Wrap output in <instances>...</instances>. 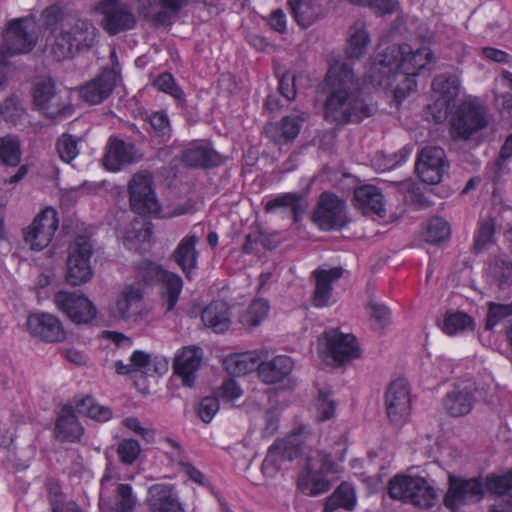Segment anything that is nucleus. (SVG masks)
<instances>
[{"label": "nucleus", "instance_id": "32", "mask_svg": "<svg viewBox=\"0 0 512 512\" xmlns=\"http://www.w3.org/2000/svg\"><path fill=\"white\" fill-rule=\"evenodd\" d=\"M75 408L65 405L55 426L56 438L61 442H79L83 435V427L75 416Z\"/></svg>", "mask_w": 512, "mask_h": 512}, {"label": "nucleus", "instance_id": "25", "mask_svg": "<svg viewBox=\"0 0 512 512\" xmlns=\"http://www.w3.org/2000/svg\"><path fill=\"white\" fill-rule=\"evenodd\" d=\"M267 356L266 349L235 352L225 356L222 364L230 375L245 376L253 371L258 373L260 361L266 359Z\"/></svg>", "mask_w": 512, "mask_h": 512}, {"label": "nucleus", "instance_id": "30", "mask_svg": "<svg viewBox=\"0 0 512 512\" xmlns=\"http://www.w3.org/2000/svg\"><path fill=\"white\" fill-rule=\"evenodd\" d=\"M59 225L57 212L52 207H46L34 218V250L47 247Z\"/></svg>", "mask_w": 512, "mask_h": 512}, {"label": "nucleus", "instance_id": "62", "mask_svg": "<svg viewBox=\"0 0 512 512\" xmlns=\"http://www.w3.org/2000/svg\"><path fill=\"white\" fill-rule=\"evenodd\" d=\"M509 315H512V305L491 303L489 306L486 328L488 330L493 329L502 317Z\"/></svg>", "mask_w": 512, "mask_h": 512}, {"label": "nucleus", "instance_id": "37", "mask_svg": "<svg viewBox=\"0 0 512 512\" xmlns=\"http://www.w3.org/2000/svg\"><path fill=\"white\" fill-rule=\"evenodd\" d=\"M288 5L295 20L302 27L310 26L321 13L316 0H288Z\"/></svg>", "mask_w": 512, "mask_h": 512}, {"label": "nucleus", "instance_id": "45", "mask_svg": "<svg viewBox=\"0 0 512 512\" xmlns=\"http://www.w3.org/2000/svg\"><path fill=\"white\" fill-rule=\"evenodd\" d=\"M488 274L501 289L512 287V262L496 260L490 264Z\"/></svg>", "mask_w": 512, "mask_h": 512}, {"label": "nucleus", "instance_id": "41", "mask_svg": "<svg viewBox=\"0 0 512 512\" xmlns=\"http://www.w3.org/2000/svg\"><path fill=\"white\" fill-rule=\"evenodd\" d=\"M182 161L189 166H209L213 163V152L206 143L196 141L184 150Z\"/></svg>", "mask_w": 512, "mask_h": 512}, {"label": "nucleus", "instance_id": "53", "mask_svg": "<svg viewBox=\"0 0 512 512\" xmlns=\"http://www.w3.org/2000/svg\"><path fill=\"white\" fill-rule=\"evenodd\" d=\"M154 86L158 90L171 95L181 103L185 100L184 92L176 85L173 76L169 73H163L159 75L158 78L154 81Z\"/></svg>", "mask_w": 512, "mask_h": 512}, {"label": "nucleus", "instance_id": "11", "mask_svg": "<svg viewBox=\"0 0 512 512\" xmlns=\"http://www.w3.org/2000/svg\"><path fill=\"white\" fill-rule=\"evenodd\" d=\"M93 254L92 244L86 236L77 237L69 246L66 281L72 286H80L93 277L90 258Z\"/></svg>", "mask_w": 512, "mask_h": 512}, {"label": "nucleus", "instance_id": "33", "mask_svg": "<svg viewBox=\"0 0 512 512\" xmlns=\"http://www.w3.org/2000/svg\"><path fill=\"white\" fill-rule=\"evenodd\" d=\"M132 370L147 377L161 376L168 371L165 357L136 350L130 357Z\"/></svg>", "mask_w": 512, "mask_h": 512}, {"label": "nucleus", "instance_id": "52", "mask_svg": "<svg viewBox=\"0 0 512 512\" xmlns=\"http://www.w3.org/2000/svg\"><path fill=\"white\" fill-rule=\"evenodd\" d=\"M49 496L52 512H84L74 501L64 502L57 485L49 488Z\"/></svg>", "mask_w": 512, "mask_h": 512}, {"label": "nucleus", "instance_id": "26", "mask_svg": "<svg viewBox=\"0 0 512 512\" xmlns=\"http://www.w3.org/2000/svg\"><path fill=\"white\" fill-rule=\"evenodd\" d=\"M147 503L151 512H185L178 492L171 484H155L148 489Z\"/></svg>", "mask_w": 512, "mask_h": 512}, {"label": "nucleus", "instance_id": "19", "mask_svg": "<svg viewBox=\"0 0 512 512\" xmlns=\"http://www.w3.org/2000/svg\"><path fill=\"white\" fill-rule=\"evenodd\" d=\"M34 109L38 108L50 118L56 119L71 113V107L60 101L55 86L49 77L37 78L34 81Z\"/></svg>", "mask_w": 512, "mask_h": 512}, {"label": "nucleus", "instance_id": "18", "mask_svg": "<svg viewBox=\"0 0 512 512\" xmlns=\"http://www.w3.org/2000/svg\"><path fill=\"white\" fill-rule=\"evenodd\" d=\"M445 152L436 146L425 147L418 155L416 172L423 183L436 185L446 171Z\"/></svg>", "mask_w": 512, "mask_h": 512}, {"label": "nucleus", "instance_id": "7", "mask_svg": "<svg viewBox=\"0 0 512 512\" xmlns=\"http://www.w3.org/2000/svg\"><path fill=\"white\" fill-rule=\"evenodd\" d=\"M121 477L113 466H107L101 479L99 506L103 511L132 512L137 498L132 487L120 483Z\"/></svg>", "mask_w": 512, "mask_h": 512}, {"label": "nucleus", "instance_id": "15", "mask_svg": "<svg viewBox=\"0 0 512 512\" xmlns=\"http://www.w3.org/2000/svg\"><path fill=\"white\" fill-rule=\"evenodd\" d=\"M95 11L101 16V26L110 35L131 29L136 24V19L129 8L117 0H104L98 4Z\"/></svg>", "mask_w": 512, "mask_h": 512}, {"label": "nucleus", "instance_id": "31", "mask_svg": "<svg viewBox=\"0 0 512 512\" xmlns=\"http://www.w3.org/2000/svg\"><path fill=\"white\" fill-rule=\"evenodd\" d=\"M136 158L135 147L118 138H110L106 154L103 159L104 167L111 172L120 171L124 166L132 163Z\"/></svg>", "mask_w": 512, "mask_h": 512}, {"label": "nucleus", "instance_id": "34", "mask_svg": "<svg viewBox=\"0 0 512 512\" xmlns=\"http://www.w3.org/2000/svg\"><path fill=\"white\" fill-rule=\"evenodd\" d=\"M204 325L215 333H224L231 324L230 310L226 302L214 301L202 312Z\"/></svg>", "mask_w": 512, "mask_h": 512}, {"label": "nucleus", "instance_id": "12", "mask_svg": "<svg viewBox=\"0 0 512 512\" xmlns=\"http://www.w3.org/2000/svg\"><path fill=\"white\" fill-rule=\"evenodd\" d=\"M486 112L479 99L469 97L462 103L451 122V133L455 138L468 139L487 125Z\"/></svg>", "mask_w": 512, "mask_h": 512}, {"label": "nucleus", "instance_id": "22", "mask_svg": "<svg viewBox=\"0 0 512 512\" xmlns=\"http://www.w3.org/2000/svg\"><path fill=\"white\" fill-rule=\"evenodd\" d=\"M202 350L197 346H186L176 351L173 360L174 373L181 379L182 385L192 387L202 363Z\"/></svg>", "mask_w": 512, "mask_h": 512}, {"label": "nucleus", "instance_id": "63", "mask_svg": "<svg viewBox=\"0 0 512 512\" xmlns=\"http://www.w3.org/2000/svg\"><path fill=\"white\" fill-rule=\"evenodd\" d=\"M123 425L131 432L141 436L146 441H151L154 437V432L144 427L139 419L135 417H127L123 420Z\"/></svg>", "mask_w": 512, "mask_h": 512}, {"label": "nucleus", "instance_id": "9", "mask_svg": "<svg viewBox=\"0 0 512 512\" xmlns=\"http://www.w3.org/2000/svg\"><path fill=\"white\" fill-rule=\"evenodd\" d=\"M317 352L320 358L331 364H344L360 355L356 338L337 329L325 331L318 337Z\"/></svg>", "mask_w": 512, "mask_h": 512}, {"label": "nucleus", "instance_id": "20", "mask_svg": "<svg viewBox=\"0 0 512 512\" xmlns=\"http://www.w3.org/2000/svg\"><path fill=\"white\" fill-rule=\"evenodd\" d=\"M54 301L58 309L75 323H88L96 316L95 306L83 294L59 291Z\"/></svg>", "mask_w": 512, "mask_h": 512}, {"label": "nucleus", "instance_id": "55", "mask_svg": "<svg viewBox=\"0 0 512 512\" xmlns=\"http://www.w3.org/2000/svg\"><path fill=\"white\" fill-rule=\"evenodd\" d=\"M352 3L368 6L378 15L391 14L398 10V0H350Z\"/></svg>", "mask_w": 512, "mask_h": 512}, {"label": "nucleus", "instance_id": "36", "mask_svg": "<svg viewBox=\"0 0 512 512\" xmlns=\"http://www.w3.org/2000/svg\"><path fill=\"white\" fill-rule=\"evenodd\" d=\"M36 334L47 342H60L65 339V331L58 318L51 314L37 317Z\"/></svg>", "mask_w": 512, "mask_h": 512}, {"label": "nucleus", "instance_id": "48", "mask_svg": "<svg viewBox=\"0 0 512 512\" xmlns=\"http://www.w3.org/2000/svg\"><path fill=\"white\" fill-rule=\"evenodd\" d=\"M451 230L447 221L442 218H433L425 230V240L430 243H440L450 237Z\"/></svg>", "mask_w": 512, "mask_h": 512}, {"label": "nucleus", "instance_id": "47", "mask_svg": "<svg viewBox=\"0 0 512 512\" xmlns=\"http://www.w3.org/2000/svg\"><path fill=\"white\" fill-rule=\"evenodd\" d=\"M411 152V148L404 147L399 151L398 154L393 156H386L383 153H379L374 157L373 165L380 172L392 170L401 163L405 162L409 158Z\"/></svg>", "mask_w": 512, "mask_h": 512}, {"label": "nucleus", "instance_id": "43", "mask_svg": "<svg viewBox=\"0 0 512 512\" xmlns=\"http://www.w3.org/2000/svg\"><path fill=\"white\" fill-rule=\"evenodd\" d=\"M474 329L473 319L464 312L450 311L445 314L442 330L448 335H457Z\"/></svg>", "mask_w": 512, "mask_h": 512}, {"label": "nucleus", "instance_id": "2", "mask_svg": "<svg viewBox=\"0 0 512 512\" xmlns=\"http://www.w3.org/2000/svg\"><path fill=\"white\" fill-rule=\"evenodd\" d=\"M135 280V283L124 284L107 305L106 312L112 322L138 325L146 320L150 309L143 302L145 287L159 284L161 300L167 310L175 307L183 288L179 275L148 260L135 266Z\"/></svg>", "mask_w": 512, "mask_h": 512}, {"label": "nucleus", "instance_id": "46", "mask_svg": "<svg viewBox=\"0 0 512 512\" xmlns=\"http://www.w3.org/2000/svg\"><path fill=\"white\" fill-rule=\"evenodd\" d=\"M21 159L20 142L17 138H0V161L8 166H16Z\"/></svg>", "mask_w": 512, "mask_h": 512}, {"label": "nucleus", "instance_id": "10", "mask_svg": "<svg viewBox=\"0 0 512 512\" xmlns=\"http://www.w3.org/2000/svg\"><path fill=\"white\" fill-rule=\"evenodd\" d=\"M32 45V18L10 20L2 33L0 64L6 65L10 57L29 53Z\"/></svg>", "mask_w": 512, "mask_h": 512}, {"label": "nucleus", "instance_id": "58", "mask_svg": "<svg viewBox=\"0 0 512 512\" xmlns=\"http://www.w3.org/2000/svg\"><path fill=\"white\" fill-rule=\"evenodd\" d=\"M219 398L216 396L204 397L198 407V414L205 423H210L219 411Z\"/></svg>", "mask_w": 512, "mask_h": 512}, {"label": "nucleus", "instance_id": "17", "mask_svg": "<svg viewBox=\"0 0 512 512\" xmlns=\"http://www.w3.org/2000/svg\"><path fill=\"white\" fill-rule=\"evenodd\" d=\"M435 102L430 106L431 113L437 122L446 119L454 99L458 96L460 82L456 76L440 75L432 84Z\"/></svg>", "mask_w": 512, "mask_h": 512}, {"label": "nucleus", "instance_id": "21", "mask_svg": "<svg viewBox=\"0 0 512 512\" xmlns=\"http://www.w3.org/2000/svg\"><path fill=\"white\" fill-rule=\"evenodd\" d=\"M476 391V384L471 379L457 382L444 399V409L453 417L467 415L473 409Z\"/></svg>", "mask_w": 512, "mask_h": 512}, {"label": "nucleus", "instance_id": "59", "mask_svg": "<svg viewBox=\"0 0 512 512\" xmlns=\"http://www.w3.org/2000/svg\"><path fill=\"white\" fill-rule=\"evenodd\" d=\"M305 120V114H297L295 117H285L280 125L281 136L285 140L297 137L300 131V122Z\"/></svg>", "mask_w": 512, "mask_h": 512}, {"label": "nucleus", "instance_id": "51", "mask_svg": "<svg viewBox=\"0 0 512 512\" xmlns=\"http://www.w3.org/2000/svg\"><path fill=\"white\" fill-rule=\"evenodd\" d=\"M141 453V447L138 441L134 439H124L117 447V454L120 461L124 464H133Z\"/></svg>", "mask_w": 512, "mask_h": 512}, {"label": "nucleus", "instance_id": "64", "mask_svg": "<svg viewBox=\"0 0 512 512\" xmlns=\"http://www.w3.org/2000/svg\"><path fill=\"white\" fill-rule=\"evenodd\" d=\"M453 372V363L447 358H437L434 363V376L440 380L446 379Z\"/></svg>", "mask_w": 512, "mask_h": 512}, {"label": "nucleus", "instance_id": "61", "mask_svg": "<svg viewBox=\"0 0 512 512\" xmlns=\"http://www.w3.org/2000/svg\"><path fill=\"white\" fill-rule=\"evenodd\" d=\"M279 207H291L295 211V220L298 219L296 209L299 207V197L296 194H284L275 197L267 202L268 211H273Z\"/></svg>", "mask_w": 512, "mask_h": 512}, {"label": "nucleus", "instance_id": "8", "mask_svg": "<svg viewBox=\"0 0 512 512\" xmlns=\"http://www.w3.org/2000/svg\"><path fill=\"white\" fill-rule=\"evenodd\" d=\"M130 205L139 215L155 217H173L185 214L186 207H177L173 211H162L161 205L152 189V177L147 173H137L129 184Z\"/></svg>", "mask_w": 512, "mask_h": 512}, {"label": "nucleus", "instance_id": "1", "mask_svg": "<svg viewBox=\"0 0 512 512\" xmlns=\"http://www.w3.org/2000/svg\"><path fill=\"white\" fill-rule=\"evenodd\" d=\"M381 42L369 66L368 81L354 79L350 66L339 59H330L324 90L327 98L324 117L336 124L359 122L373 113V106L364 96L375 91H391L397 104L416 89L415 77L433 61L429 48L412 49L409 44L384 47Z\"/></svg>", "mask_w": 512, "mask_h": 512}, {"label": "nucleus", "instance_id": "42", "mask_svg": "<svg viewBox=\"0 0 512 512\" xmlns=\"http://www.w3.org/2000/svg\"><path fill=\"white\" fill-rule=\"evenodd\" d=\"M75 410L80 415H85L96 421L105 422L111 419V410L100 405L90 396L75 400Z\"/></svg>", "mask_w": 512, "mask_h": 512}, {"label": "nucleus", "instance_id": "23", "mask_svg": "<svg viewBox=\"0 0 512 512\" xmlns=\"http://www.w3.org/2000/svg\"><path fill=\"white\" fill-rule=\"evenodd\" d=\"M118 237L127 249L139 253L147 252L152 246L151 224L144 219H135L118 228Z\"/></svg>", "mask_w": 512, "mask_h": 512}, {"label": "nucleus", "instance_id": "60", "mask_svg": "<svg viewBox=\"0 0 512 512\" xmlns=\"http://www.w3.org/2000/svg\"><path fill=\"white\" fill-rule=\"evenodd\" d=\"M499 87L510 88L512 89V73L509 71H504L500 78L496 80V101L498 104H502L504 109L510 110L512 109V95L505 94L500 95L498 93Z\"/></svg>", "mask_w": 512, "mask_h": 512}, {"label": "nucleus", "instance_id": "38", "mask_svg": "<svg viewBox=\"0 0 512 512\" xmlns=\"http://www.w3.org/2000/svg\"><path fill=\"white\" fill-rule=\"evenodd\" d=\"M370 37L363 24L350 28L346 43V54L350 59L360 58L367 50Z\"/></svg>", "mask_w": 512, "mask_h": 512}, {"label": "nucleus", "instance_id": "3", "mask_svg": "<svg viewBox=\"0 0 512 512\" xmlns=\"http://www.w3.org/2000/svg\"><path fill=\"white\" fill-rule=\"evenodd\" d=\"M346 450L344 437L335 442L331 451L311 449L307 454L306 466L297 480L298 489L308 496L326 493L331 487L327 476L342 473Z\"/></svg>", "mask_w": 512, "mask_h": 512}, {"label": "nucleus", "instance_id": "50", "mask_svg": "<svg viewBox=\"0 0 512 512\" xmlns=\"http://www.w3.org/2000/svg\"><path fill=\"white\" fill-rule=\"evenodd\" d=\"M217 397L223 402L234 404L243 396V389L233 379H226L216 391Z\"/></svg>", "mask_w": 512, "mask_h": 512}, {"label": "nucleus", "instance_id": "6", "mask_svg": "<svg viewBox=\"0 0 512 512\" xmlns=\"http://www.w3.org/2000/svg\"><path fill=\"white\" fill-rule=\"evenodd\" d=\"M314 441L316 437L305 426L285 438L277 439L263 461V474L266 477H274L285 461H290L298 455L302 445H311Z\"/></svg>", "mask_w": 512, "mask_h": 512}, {"label": "nucleus", "instance_id": "24", "mask_svg": "<svg viewBox=\"0 0 512 512\" xmlns=\"http://www.w3.org/2000/svg\"><path fill=\"white\" fill-rule=\"evenodd\" d=\"M294 361L287 355H277L271 359H262L259 363L258 377L265 384L290 382Z\"/></svg>", "mask_w": 512, "mask_h": 512}, {"label": "nucleus", "instance_id": "56", "mask_svg": "<svg viewBox=\"0 0 512 512\" xmlns=\"http://www.w3.org/2000/svg\"><path fill=\"white\" fill-rule=\"evenodd\" d=\"M57 150L64 162L72 161L79 153L77 141L70 135H63L57 143Z\"/></svg>", "mask_w": 512, "mask_h": 512}, {"label": "nucleus", "instance_id": "54", "mask_svg": "<svg viewBox=\"0 0 512 512\" xmlns=\"http://www.w3.org/2000/svg\"><path fill=\"white\" fill-rule=\"evenodd\" d=\"M494 222H480L479 228L475 234L474 249L477 252L484 251L489 248L493 242Z\"/></svg>", "mask_w": 512, "mask_h": 512}, {"label": "nucleus", "instance_id": "13", "mask_svg": "<svg viewBox=\"0 0 512 512\" xmlns=\"http://www.w3.org/2000/svg\"><path fill=\"white\" fill-rule=\"evenodd\" d=\"M95 37L96 28L87 21L78 20L73 27V33L65 30L56 36L51 50L56 58H67L76 51L90 47Z\"/></svg>", "mask_w": 512, "mask_h": 512}, {"label": "nucleus", "instance_id": "40", "mask_svg": "<svg viewBox=\"0 0 512 512\" xmlns=\"http://www.w3.org/2000/svg\"><path fill=\"white\" fill-rule=\"evenodd\" d=\"M309 412L317 422H325L336 414V402L328 391H320L313 400Z\"/></svg>", "mask_w": 512, "mask_h": 512}, {"label": "nucleus", "instance_id": "28", "mask_svg": "<svg viewBox=\"0 0 512 512\" xmlns=\"http://www.w3.org/2000/svg\"><path fill=\"white\" fill-rule=\"evenodd\" d=\"M342 275L341 268L319 269L314 271L316 281L313 304L318 308L332 305L335 302L333 296V284Z\"/></svg>", "mask_w": 512, "mask_h": 512}, {"label": "nucleus", "instance_id": "14", "mask_svg": "<svg viewBox=\"0 0 512 512\" xmlns=\"http://www.w3.org/2000/svg\"><path fill=\"white\" fill-rule=\"evenodd\" d=\"M314 223L325 231L339 230L349 223L347 207L344 201L334 194H321L313 213Z\"/></svg>", "mask_w": 512, "mask_h": 512}, {"label": "nucleus", "instance_id": "4", "mask_svg": "<svg viewBox=\"0 0 512 512\" xmlns=\"http://www.w3.org/2000/svg\"><path fill=\"white\" fill-rule=\"evenodd\" d=\"M505 496L512 507V470L506 474H491L484 480L480 478L465 479L449 474V489L445 495V505L457 511L466 504L479 502L485 492Z\"/></svg>", "mask_w": 512, "mask_h": 512}, {"label": "nucleus", "instance_id": "35", "mask_svg": "<svg viewBox=\"0 0 512 512\" xmlns=\"http://www.w3.org/2000/svg\"><path fill=\"white\" fill-rule=\"evenodd\" d=\"M198 238L194 235L187 236L179 243L174 252L175 261L186 273L188 278L191 277L192 272L196 269L198 253L195 249Z\"/></svg>", "mask_w": 512, "mask_h": 512}, {"label": "nucleus", "instance_id": "57", "mask_svg": "<svg viewBox=\"0 0 512 512\" xmlns=\"http://www.w3.org/2000/svg\"><path fill=\"white\" fill-rule=\"evenodd\" d=\"M151 127L155 134L163 139L171 137V126L168 116L164 112L152 113L149 118Z\"/></svg>", "mask_w": 512, "mask_h": 512}, {"label": "nucleus", "instance_id": "29", "mask_svg": "<svg viewBox=\"0 0 512 512\" xmlns=\"http://www.w3.org/2000/svg\"><path fill=\"white\" fill-rule=\"evenodd\" d=\"M354 205L365 215L385 217L386 209L382 192L373 185H363L354 191Z\"/></svg>", "mask_w": 512, "mask_h": 512}, {"label": "nucleus", "instance_id": "44", "mask_svg": "<svg viewBox=\"0 0 512 512\" xmlns=\"http://www.w3.org/2000/svg\"><path fill=\"white\" fill-rule=\"evenodd\" d=\"M270 305L265 299L254 300L241 316V323L247 327L260 325L268 316Z\"/></svg>", "mask_w": 512, "mask_h": 512}, {"label": "nucleus", "instance_id": "5", "mask_svg": "<svg viewBox=\"0 0 512 512\" xmlns=\"http://www.w3.org/2000/svg\"><path fill=\"white\" fill-rule=\"evenodd\" d=\"M389 494L393 499L425 509L433 507L438 498L436 489L426 478L403 474L390 480Z\"/></svg>", "mask_w": 512, "mask_h": 512}, {"label": "nucleus", "instance_id": "39", "mask_svg": "<svg viewBox=\"0 0 512 512\" xmlns=\"http://www.w3.org/2000/svg\"><path fill=\"white\" fill-rule=\"evenodd\" d=\"M356 503L355 488L351 484L343 482L329 497L323 512H332L337 507L352 510Z\"/></svg>", "mask_w": 512, "mask_h": 512}, {"label": "nucleus", "instance_id": "49", "mask_svg": "<svg viewBox=\"0 0 512 512\" xmlns=\"http://www.w3.org/2000/svg\"><path fill=\"white\" fill-rule=\"evenodd\" d=\"M172 461L173 465L179 470V472L182 473L184 476L188 477V479L201 486L207 485L203 473L184 460V457L181 455V451L179 448H176V459Z\"/></svg>", "mask_w": 512, "mask_h": 512}, {"label": "nucleus", "instance_id": "16", "mask_svg": "<svg viewBox=\"0 0 512 512\" xmlns=\"http://www.w3.org/2000/svg\"><path fill=\"white\" fill-rule=\"evenodd\" d=\"M386 410L391 422L396 425L405 423L411 415L410 387L405 379H396L386 393Z\"/></svg>", "mask_w": 512, "mask_h": 512}, {"label": "nucleus", "instance_id": "27", "mask_svg": "<svg viewBox=\"0 0 512 512\" xmlns=\"http://www.w3.org/2000/svg\"><path fill=\"white\" fill-rule=\"evenodd\" d=\"M117 76L110 69L103 70L98 77L79 88V97L89 104H99L113 91Z\"/></svg>", "mask_w": 512, "mask_h": 512}]
</instances>
